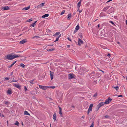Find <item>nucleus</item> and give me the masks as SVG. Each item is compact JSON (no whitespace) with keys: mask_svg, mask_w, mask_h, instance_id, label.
Here are the masks:
<instances>
[{"mask_svg":"<svg viewBox=\"0 0 127 127\" xmlns=\"http://www.w3.org/2000/svg\"><path fill=\"white\" fill-rule=\"evenodd\" d=\"M22 57V56H21L20 55H14L13 53H12L10 54L7 55L6 57H5L6 59L8 60H11L15 58L18 57Z\"/></svg>","mask_w":127,"mask_h":127,"instance_id":"nucleus-1","label":"nucleus"},{"mask_svg":"<svg viewBox=\"0 0 127 127\" xmlns=\"http://www.w3.org/2000/svg\"><path fill=\"white\" fill-rule=\"evenodd\" d=\"M112 100V99L110 97H109L108 98L106 99L104 102L105 104H107L109 103Z\"/></svg>","mask_w":127,"mask_h":127,"instance_id":"nucleus-2","label":"nucleus"},{"mask_svg":"<svg viewBox=\"0 0 127 127\" xmlns=\"http://www.w3.org/2000/svg\"><path fill=\"white\" fill-rule=\"evenodd\" d=\"M104 104H105L104 102H101L99 104H98L97 105L98 108L97 110L98 111L99 109L100 108V107L104 105Z\"/></svg>","mask_w":127,"mask_h":127,"instance_id":"nucleus-3","label":"nucleus"},{"mask_svg":"<svg viewBox=\"0 0 127 127\" xmlns=\"http://www.w3.org/2000/svg\"><path fill=\"white\" fill-rule=\"evenodd\" d=\"M39 88H40V89L44 90H45L48 88V87L46 86H43L41 85H39Z\"/></svg>","mask_w":127,"mask_h":127,"instance_id":"nucleus-4","label":"nucleus"},{"mask_svg":"<svg viewBox=\"0 0 127 127\" xmlns=\"http://www.w3.org/2000/svg\"><path fill=\"white\" fill-rule=\"evenodd\" d=\"M78 45L80 46L81 44L83 43V42L81 39L79 38L78 39Z\"/></svg>","mask_w":127,"mask_h":127,"instance_id":"nucleus-5","label":"nucleus"},{"mask_svg":"<svg viewBox=\"0 0 127 127\" xmlns=\"http://www.w3.org/2000/svg\"><path fill=\"white\" fill-rule=\"evenodd\" d=\"M74 75L70 73L69 74L68 78L69 79H72L74 77Z\"/></svg>","mask_w":127,"mask_h":127,"instance_id":"nucleus-6","label":"nucleus"},{"mask_svg":"<svg viewBox=\"0 0 127 127\" xmlns=\"http://www.w3.org/2000/svg\"><path fill=\"white\" fill-rule=\"evenodd\" d=\"M14 86L16 87L19 89L21 88V86L19 85L18 84H14Z\"/></svg>","mask_w":127,"mask_h":127,"instance_id":"nucleus-7","label":"nucleus"},{"mask_svg":"<svg viewBox=\"0 0 127 127\" xmlns=\"http://www.w3.org/2000/svg\"><path fill=\"white\" fill-rule=\"evenodd\" d=\"M27 42V41L26 39H23L20 42V43L22 44Z\"/></svg>","mask_w":127,"mask_h":127,"instance_id":"nucleus-8","label":"nucleus"},{"mask_svg":"<svg viewBox=\"0 0 127 127\" xmlns=\"http://www.w3.org/2000/svg\"><path fill=\"white\" fill-rule=\"evenodd\" d=\"M50 73L51 79L52 80L53 79L54 72H51V71H50Z\"/></svg>","mask_w":127,"mask_h":127,"instance_id":"nucleus-9","label":"nucleus"},{"mask_svg":"<svg viewBox=\"0 0 127 127\" xmlns=\"http://www.w3.org/2000/svg\"><path fill=\"white\" fill-rule=\"evenodd\" d=\"M110 7V6H108L105 7L103 10V11H106V10Z\"/></svg>","mask_w":127,"mask_h":127,"instance_id":"nucleus-10","label":"nucleus"},{"mask_svg":"<svg viewBox=\"0 0 127 127\" xmlns=\"http://www.w3.org/2000/svg\"><path fill=\"white\" fill-rule=\"evenodd\" d=\"M44 3H41V4H40L39 5H38L37 6V7L38 8H39V7H41L42 6H43L44 5Z\"/></svg>","mask_w":127,"mask_h":127,"instance_id":"nucleus-11","label":"nucleus"},{"mask_svg":"<svg viewBox=\"0 0 127 127\" xmlns=\"http://www.w3.org/2000/svg\"><path fill=\"white\" fill-rule=\"evenodd\" d=\"M56 113H54V114L53 115V118L54 120L55 121L56 120Z\"/></svg>","mask_w":127,"mask_h":127,"instance_id":"nucleus-12","label":"nucleus"},{"mask_svg":"<svg viewBox=\"0 0 127 127\" xmlns=\"http://www.w3.org/2000/svg\"><path fill=\"white\" fill-rule=\"evenodd\" d=\"M2 8L5 10H6L9 9V8L8 6H6L4 7H3Z\"/></svg>","mask_w":127,"mask_h":127,"instance_id":"nucleus-13","label":"nucleus"},{"mask_svg":"<svg viewBox=\"0 0 127 127\" xmlns=\"http://www.w3.org/2000/svg\"><path fill=\"white\" fill-rule=\"evenodd\" d=\"M30 6H29L27 7H25L23 8V10H27L29 9L30 8Z\"/></svg>","mask_w":127,"mask_h":127,"instance_id":"nucleus-14","label":"nucleus"},{"mask_svg":"<svg viewBox=\"0 0 127 127\" xmlns=\"http://www.w3.org/2000/svg\"><path fill=\"white\" fill-rule=\"evenodd\" d=\"M81 0H80V1L77 4V7L79 8L80 6Z\"/></svg>","mask_w":127,"mask_h":127,"instance_id":"nucleus-15","label":"nucleus"},{"mask_svg":"<svg viewBox=\"0 0 127 127\" xmlns=\"http://www.w3.org/2000/svg\"><path fill=\"white\" fill-rule=\"evenodd\" d=\"M71 17V13L69 14L67 16V19L70 20Z\"/></svg>","mask_w":127,"mask_h":127,"instance_id":"nucleus-16","label":"nucleus"},{"mask_svg":"<svg viewBox=\"0 0 127 127\" xmlns=\"http://www.w3.org/2000/svg\"><path fill=\"white\" fill-rule=\"evenodd\" d=\"M24 115H28L30 116V114L27 111H25L24 112Z\"/></svg>","mask_w":127,"mask_h":127,"instance_id":"nucleus-17","label":"nucleus"},{"mask_svg":"<svg viewBox=\"0 0 127 127\" xmlns=\"http://www.w3.org/2000/svg\"><path fill=\"white\" fill-rule=\"evenodd\" d=\"M49 14H45L43 15L42 16V18H45V17H48L49 16Z\"/></svg>","mask_w":127,"mask_h":127,"instance_id":"nucleus-18","label":"nucleus"},{"mask_svg":"<svg viewBox=\"0 0 127 127\" xmlns=\"http://www.w3.org/2000/svg\"><path fill=\"white\" fill-rule=\"evenodd\" d=\"M106 15L103 13L101 12L99 16L100 17H102L105 16Z\"/></svg>","mask_w":127,"mask_h":127,"instance_id":"nucleus-19","label":"nucleus"},{"mask_svg":"<svg viewBox=\"0 0 127 127\" xmlns=\"http://www.w3.org/2000/svg\"><path fill=\"white\" fill-rule=\"evenodd\" d=\"M7 93L9 95L11 94H12L11 91L10 90H8L7 91Z\"/></svg>","mask_w":127,"mask_h":127,"instance_id":"nucleus-20","label":"nucleus"},{"mask_svg":"<svg viewBox=\"0 0 127 127\" xmlns=\"http://www.w3.org/2000/svg\"><path fill=\"white\" fill-rule=\"evenodd\" d=\"M37 21H35L34 23H32V24H31V25H30V26H32V27H34V25L35 24V23H36V22H37Z\"/></svg>","mask_w":127,"mask_h":127,"instance_id":"nucleus-21","label":"nucleus"},{"mask_svg":"<svg viewBox=\"0 0 127 127\" xmlns=\"http://www.w3.org/2000/svg\"><path fill=\"white\" fill-rule=\"evenodd\" d=\"M78 35L81 38H82L83 37L82 34V33H80L78 34Z\"/></svg>","mask_w":127,"mask_h":127,"instance_id":"nucleus-22","label":"nucleus"},{"mask_svg":"<svg viewBox=\"0 0 127 127\" xmlns=\"http://www.w3.org/2000/svg\"><path fill=\"white\" fill-rule=\"evenodd\" d=\"M79 29V25H78L75 28V30H78Z\"/></svg>","mask_w":127,"mask_h":127,"instance_id":"nucleus-23","label":"nucleus"},{"mask_svg":"<svg viewBox=\"0 0 127 127\" xmlns=\"http://www.w3.org/2000/svg\"><path fill=\"white\" fill-rule=\"evenodd\" d=\"M54 50H55L54 48H52V49H49V50H47V51H54Z\"/></svg>","mask_w":127,"mask_h":127,"instance_id":"nucleus-24","label":"nucleus"},{"mask_svg":"<svg viewBox=\"0 0 127 127\" xmlns=\"http://www.w3.org/2000/svg\"><path fill=\"white\" fill-rule=\"evenodd\" d=\"M20 66L22 67L23 68L24 67H25V65L23 64H21L20 65Z\"/></svg>","mask_w":127,"mask_h":127,"instance_id":"nucleus-25","label":"nucleus"},{"mask_svg":"<svg viewBox=\"0 0 127 127\" xmlns=\"http://www.w3.org/2000/svg\"><path fill=\"white\" fill-rule=\"evenodd\" d=\"M19 124V123L17 121H16V123L15 124V125L17 126H18Z\"/></svg>","mask_w":127,"mask_h":127,"instance_id":"nucleus-26","label":"nucleus"},{"mask_svg":"<svg viewBox=\"0 0 127 127\" xmlns=\"http://www.w3.org/2000/svg\"><path fill=\"white\" fill-rule=\"evenodd\" d=\"M40 37H39V36H34L32 38H40Z\"/></svg>","mask_w":127,"mask_h":127,"instance_id":"nucleus-27","label":"nucleus"},{"mask_svg":"<svg viewBox=\"0 0 127 127\" xmlns=\"http://www.w3.org/2000/svg\"><path fill=\"white\" fill-rule=\"evenodd\" d=\"M51 88L52 89H54L55 88V87L54 86H52L50 87H48V88Z\"/></svg>","mask_w":127,"mask_h":127,"instance_id":"nucleus-28","label":"nucleus"},{"mask_svg":"<svg viewBox=\"0 0 127 127\" xmlns=\"http://www.w3.org/2000/svg\"><path fill=\"white\" fill-rule=\"evenodd\" d=\"M18 81V80H14V78H13V80L12 81L13 82H16Z\"/></svg>","mask_w":127,"mask_h":127,"instance_id":"nucleus-29","label":"nucleus"},{"mask_svg":"<svg viewBox=\"0 0 127 127\" xmlns=\"http://www.w3.org/2000/svg\"><path fill=\"white\" fill-rule=\"evenodd\" d=\"M92 108L89 107L88 108V110L89 111H91L92 110Z\"/></svg>","mask_w":127,"mask_h":127,"instance_id":"nucleus-30","label":"nucleus"},{"mask_svg":"<svg viewBox=\"0 0 127 127\" xmlns=\"http://www.w3.org/2000/svg\"><path fill=\"white\" fill-rule=\"evenodd\" d=\"M62 111H59V113L60 114L61 116L62 115Z\"/></svg>","mask_w":127,"mask_h":127,"instance_id":"nucleus-31","label":"nucleus"},{"mask_svg":"<svg viewBox=\"0 0 127 127\" xmlns=\"http://www.w3.org/2000/svg\"><path fill=\"white\" fill-rule=\"evenodd\" d=\"M110 23H111L114 26L115 25V24L114 23L113 21H109Z\"/></svg>","mask_w":127,"mask_h":127,"instance_id":"nucleus-32","label":"nucleus"},{"mask_svg":"<svg viewBox=\"0 0 127 127\" xmlns=\"http://www.w3.org/2000/svg\"><path fill=\"white\" fill-rule=\"evenodd\" d=\"M93 106V104H91L90 105L89 107L92 108V107Z\"/></svg>","mask_w":127,"mask_h":127,"instance_id":"nucleus-33","label":"nucleus"},{"mask_svg":"<svg viewBox=\"0 0 127 127\" xmlns=\"http://www.w3.org/2000/svg\"><path fill=\"white\" fill-rule=\"evenodd\" d=\"M60 32H57L55 34V35H58L60 34Z\"/></svg>","mask_w":127,"mask_h":127,"instance_id":"nucleus-34","label":"nucleus"},{"mask_svg":"<svg viewBox=\"0 0 127 127\" xmlns=\"http://www.w3.org/2000/svg\"><path fill=\"white\" fill-rule=\"evenodd\" d=\"M65 12V10H64L60 14V15H62Z\"/></svg>","mask_w":127,"mask_h":127,"instance_id":"nucleus-35","label":"nucleus"},{"mask_svg":"<svg viewBox=\"0 0 127 127\" xmlns=\"http://www.w3.org/2000/svg\"><path fill=\"white\" fill-rule=\"evenodd\" d=\"M113 87L114 88H115V89H116V90H117V89H118L119 88L118 86H116V87H113Z\"/></svg>","mask_w":127,"mask_h":127,"instance_id":"nucleus-36","label":"nucleus"},{"mask_svg":"<svg viewBox=\"0 0 127 127\" xmlns=\"http://www.w3.org/2000/svg\"><path fill=\"white\" fill-rule=\"evenodd\" d=\"M32 18H31L29 20H28L27 21V22H30L32 21Z\"/></svg>","mask_w":127,"mask_h":127,"instance_id":"nucleus-37","label":"nucleus"},{"mask_svg":"<svg viewBox=\"0 0 127 127\" xmlns=\"http://www.w3.org/2000/svg\"><path fill=\"white\" fill-rule=\"evenodd\" d=\"M59 37H57L56 38V40L55 41H55H58V40H59Z\"/></svg>","mask_w":127,"mask_h":127,"instance_id":"nucleus-38","label":"nucleus"},{"mask_svg":"<svg viewBox=\"0 0 127 127\" xmlns=\"http://www.w3.org/2000/svg\"><path fill=\"white\" fill-rule=\"evenodd\" d=\"M94 123L93 122L92 124L90 126V127H94Z\"/></svg>","mask_w":127,"mask_h":127,"instance_id":"nucleus-39","label":"nucleus"},{"mask_svg":"<svg viewBox=\"0 0 127 127\" xmlns=\"http://www.w3.org/2000/svg\"><path fill=\"white\" fill-rule=\"evenodd\" d=\"M9 103H10V102L8 101H6V102L5 103V104L6 105L8 104Z\"/></svg>","mask_w":127,"mask_h":127,"instance_id":"nucleus-40","label":"nucleus"},{"mask_svg":"<svg viewBox=\"0 0 127 127\" xmlns=\"http://www.w3.org/2000/svg\"><path fill=\"white\" fill-rule=\"evenodd\" d=\"M30 82L31 84H34V83L33 82V81L32 80L30 81Z\"/></svg>","mask_w":127,"mask_h":127,"instance_id":"nucleus-41","label":"nucleus"},{"mask_svg":"<svg viewBox=\"0 0 127 127\" xmlns=\"http://www.w3.org/2000/svg\"><path fill=\"white\" fill-rule=\"evenodd\" d=\"M97 94L96 93H95L93 95V97H96L97 96Z\"/></svg>","mask_w":127,"mask_h":127,"instance_id":"nucleus-42","label":"nucleus"},{"mask_svg":"<svg viewBox=\"0 0 127 127\" xmlns=\"http://www.w3.org/2000/svg\"><path fill=\"white\" fill-rule=\"evenodd\" d=\"M9 77H6L5 78V79L6 80H8L9 79Z\"/></svg>","mask_w":127,"mask_h":127,"instance_id":"nucleus-43","label":"nucleus"},{"mask_svg":"<svg viewBox=\"0 0 127 127\" xmlns=\"http://www.w3.org/2000/svg\"><path fill=\"white\" fill-rule=\"evenodd\" d=\"M24 89L25 91H27V88L26 86H24Z\"/></svg>","mask_w":127,"mask_h":127,"instance_id":"nucleus-44","label":"nucleus"},{"mask_svg":"<svg viewBox=\"0 0 127 127\" xmlns=\"http://www.w3.org/2000/svg\"><path fill=\"white\" fill-rule=\"evenodd\" d=\"M17 62V61H16L15 62H14L12 64L13 65H14V64H15V63H16Z\"/></svg>","mask_w":127,"mask_h":127,"instance_id":"nucleus-45","label":"nucleus"},{"mask_svg":"<svg viewBox=\"0 0 127 127\" xmlns=\"http://www.w3.org/2000/svg\"><path fill=\"white\" fill-rule=\"evenodd\" d=\"M59 111H62V109L61 107L59 106Z\"/></svg>","mask_w":127,"mask_h":127,"instance_id":"nucleus-46","label":"nucleus"},{"mask_svg":"<svg viewBox=\"0 0 127 127\" xmlns=\"http://www.w3.org/2000/svg\"><path fill=\"white\" fill-rule=\"evenodd\" d=\"M67 39H68V40L70 41H71V39H70L69 38V37H68L67 38Z\"/></svg>","mask_w":127,"mask_h":127,"instance_id":"nucleus-47","label":"nucleus"},{"mask_svg":"<svg viewBox=\"0 0 127 127\" xmlns=\"http://www.w3.org/2000/svg\"><path fill=\"white\" fill-rule=\"evenodd\" d=\"M13 65L12 64L11 65H10V66H9L8 67L9 68H10L11 67H12Z\"/></svg>","mask_w":127,"mask_h":127,"instance_id":"nucleus-48","label":"nucleus"},{"mask_svg":"<svg viewBox=\"0 0 127 127\" xmlns=\"http://www.w3.org/2000/svg\"><path fill=\"white\" fill-rule=\"evenodd\" d=\"M123 96L122 95H118V97H122Z\"/></svg>","mask_w":127,"mask_h":127,"instance_id":"nucleus-49","label":"nucleus"},{"mask_svg":"<svg viewBox=\"0 0 127 127\" xmlns=\"http://www.w3.org/2000/svg\"><path fill=\"white\" fill-rule=\"evenodd\" d=\"M99 71L102 72L103 73H104V72L101 70H100Z\"/></svg>","mask_w":127,"mask_h":127,"instance_id":"nucleus-50","label":"nucleus"},{"mask_svg":"<svg viewBox=\"0 0 127 127\" xmlns=\"http://www.w3.org/2000/svg\"><path fill=\"white\" fill-rule=\"evenodd\" d=\"M105 117L106 118H107L108 117V115H106L105 116Z\"/></svg>","mask_w":127,"mask_h":127,"instance_id":"nucleus-51","label":"nucleus"},{"mask_svg":"<svg viewBox=\"0 0 127 127\" xmlns=\"http://www.w3.org/2000/svg\"><path fill=\"white\" fill-rule=\"evenodd\" d=\"M77 31V30H75L74 31V33H75Z\"/></svg>","mask_w":127,"mask_h":127,"instance_id":"nucleus-52","label":"nucleus"},{"mask_svg":"<svg viewBox=\"0 0 127 127\" xmlns=\"http://www.w3.org/2000/svg\"><path fill=\"white\" fill-rule=\"evenodd\" d=\"M85 116H82V118H83V119H84V118H85Z\"/></svg>","mask_w":127,"mask_h":127,"instance_id":"nucleus-53","label":"nucleus"},{"mask_svg":"<svg viewBox=\"0 0 127 127\" xmlns=\"http://www.w3.org/2000/svg\"><path fill=\"white\" fill-rule=\"evenodd\" d=\"M110 54H108V55H107V56H109L110 57Z\"/></svg>","mask_w":127,"mask_h":127,"instance_id":"nucleus-54","label":"nucleus"},{"mask_svg":"<svg viewBox=\"0 0 127 127\" xmlns=\"http://www.w3.org/2000/svg\"><path fill=\"white\" fill-rule=\"evenodd\" d=\"M94 83L95 84L96 83H97V82H96V81H94Z\"/></svg>","mask_w":127,"mask_h":127,"instance_id":"nucleus-55","label":"nucleus"},{"mask_svg":"<svg viewBox=\"0 0 127 127\" xmlns=\"http://www.w3.org/2000/svg\"><path fill=\"white\" fill-rule=\"evenodd\" d=\"M90 111H89L88 110V112H87V114L88 115H89V112H90Z\"/></svg>","mask_w":127,"mask_h":127,"instance_id":"nucleus-56","label":"nucleus"},{"mask_svg":"<svg viewBox=\"0 0 127 127\" xmlns=\"http://www.w3.org/2000/svg\"><path fill=\"white\" fill-rule=\"evenodd\" d=\"M112 0H108L107 2H110L111 1H112Z\"/></svg>","mask_w":127,"mask_h":127,"instance_id":"nucleus-57","label":"nucleus"},{"mask_svg":"<svg viewBox=\"0 0 127 127\" xmlns=\"http://www.w3.org/2000/svg\"><path fill=\"white\" fill-rule=\"evenodd\" d=\"M82 11V10H80L79 11V13H81Z\"/></svg>","mask_w":127,"mask_h":127,"instance_id":"nucleus-58","label":"nucleus"},{"mask_svg":"<svg viewBox=\"0 0 127 127\" xmlns=\"http://www.w3.org/2000/svg\"><path fill=\"white\" fill-rule=\"evenodd\" d=\"M70 46L69 45H67V47H69Z\"/></svg>","mask_w":127,"mask_h":127,"instance_id":"nucleus-59","label":"nucleus"},{"mask_svg":"<svg viewBox=\"0 0 127 127\" xmlns=\"http://www.w3.org/2000/svg\"><path fill=\"white\" fill-rule=\"evenodd\" d=\"M7 126H8V121H7Z\"/></svg>","mask_w":127,"mask_h":127,"instance_id":"nucleus-60","label":"nucleus"},{"mask_svg":"<svg viewBox=\"0 0 127 127\" xmlns=\"http://www.w3.org/2000/svg\"><path fill=\"white\" fill-rule=\"evenodd\" d=\"M126 24H127V20H126Z\"/></svg>","mask_w":127,"mask_h":127,"instance_id":"nucleus-61","label":"nucleus"},{"mask_svg":"<svg viewBox=\"0 0 127 127\" xmlns=\"http://www.w3.org/2000/svg\"><path fill=\"white\" fill-rule=\"evenodd\" d=\"M13 72H11V75H12V74H13Z\"/></svg>","mask_w":127,"mask_h":127,"instance_id":"nucleus-62","label":"nucleus"},{"mask_svg":"<svg viewBox=\"0 0 127 127\" xmlns=\"http://www.w3.org/2000/svg\"><path fill=\"white\" fill-rule=\"evenodd\" d=\"M97 26H98V27H99V24H98V25H97Z\"/></svg>","mask_w":127,"mask_h":127,"instance_id":"nucleus-63","label":"nucleus"},{"mask_svg":"<svg viewBox=\"0 0 127 127\" xmlns=\"http://www.w3.org/2000/svg\"><path fill=\"white\" fill-rule=\"evenodd\" d=\"M117 43L118 44H119L120 43V42H117Z\"/></svg>","mask_w":127,"mask_h":127,"instance_id":"nucleus-64","label":"nucleus"}]
</instances>
